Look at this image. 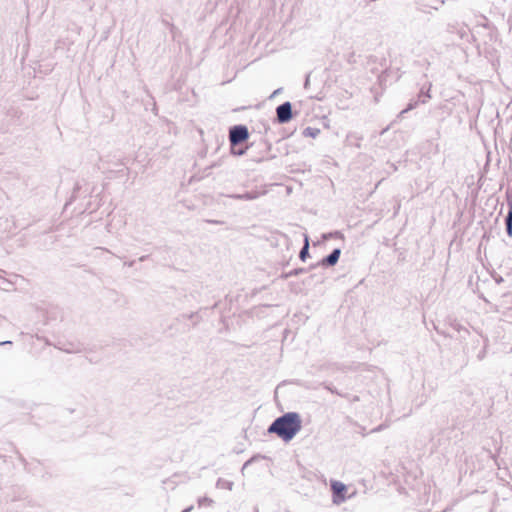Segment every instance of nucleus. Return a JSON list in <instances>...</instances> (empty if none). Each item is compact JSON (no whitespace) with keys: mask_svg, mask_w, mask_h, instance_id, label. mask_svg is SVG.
<instances>
[{"mask_svg":"<svg viewBox=\"0 0 512 512\" xmlns=\"http://www.w3.org/2000/svg\"><path fill=\"white\" fill-rule=\"evenodd\" d=\"M4 282H5V283H4V286H7V285H8V286H10V285H11V283H10V282H8V281H6V280H5Z\"/></svg>","mask_w":512,"mask_h":512,"instance_id":"cd10ccee","label":"nucleus"},{"mask_svg":"<svg viewBox=\"0 0 512 512\" xmlns=\"http://www.w3.org/2000/svg\"><path fill=\"white\" fill-rule=\"evenodd\" d=\"M309 85V78L307 77L306 81H305V87H307Z\"/></svg>","mask_w":512,"mask_h":512,"instance_id":"bb28decb","label":"nucleus"},{"mask_svg":"<svg viewBox=\"0 0 512 512\" xmlns=\"http://www.w3.org/2000/svg\"><path fill=\"white\" fill-rule=\"evenodd\" d=\"M196 315H197V312H192V313H190V314H185V315H183V317L188 318V319H192V318H194Z\"/></svg>","mask_w":512,"mask_h":512,"instance_id":"6ab92c4d","label":"nucleus"},{"mask_svg":"<svg viewBox=\"0 0 512 512\" xmlns=\"http://www.w3.org/2000/svg\"><path fill=\"white\" fill-rule=\"evenodd\" d=\"M216 486L218 488H226L228 490H232L233 482L219 478L216 483Z\"/></svg>","mask_w":512,"mask_h":512,"instance_id":"1a4fd4ad","label":"nucleus"},{"mask_svg":"<svg viewBox=\"0 0 512 512\" xmlns=\"http://www.w3.org/2000/svg\"><path fill=\"white\" fill-rule=\"evenodd\" d=\"M282 92V88L276 89L269 97V99L274 98L276 95H279Z\"/></svg>","mask_w":512,"mask_h":512,"instance_id":"dca6fc26","label":"nucleus"},{"mask_svg":"<svg viewBox=\"0 0 512 512\" xmlns=\"http://www.w3.org/2000/svg\"><path fill=\"white\" fill-rule=\"evenodd\" d=\"M4 282H5V283H4V286H7V285H8V286H10V285H11V283H10V282H8V281H6V280H5Z\"/></svg>","mask_w":512,"mask_h":512,"instance_id":"c85d7f7f","label":"nucleus"},{"mask_svg":"<svg viewBox=\"0 0 512 512\" xmlns=\"http://www.w3.org/2000/svg\"><path fill=\"white\" fill-rule=\"evenodd\" d=\"M332 497L334 504H340L345 500V492L347 490L345 484L339 481L331 483Z\"/></svg>","mask_w":512,"mask_h":512,"instance_id":"20e7f679","label":"nucleus"},{"mask_svg":"<svg viewBox=\"0 0 512 512\" xmlns=\"http://www.w3.org/2000/svg\"><path fill=\"white\" fill-rule=\"evenodd\" d=\"M428 90H430V88ZM422 95H424L426 98H431L429 91H427V92L421 91L420 96H422Z\"/></svg>","mask_w":512,"mask_h":512,"instance_id":"aec40b11","label":"nucleus"},{"mask_svg":"<svg viewBox=\"0 0 512 512\" xmlns=\"http://www.w3.org/2000/svg\"><path fill=\"white\" fill-rule=\"evenodd\" d=\"M308 256H309V238L307 235H305L304 245L299 252V258L302 261H305Z\"/></svg>","mask_w":512,"mask_h":512,"instance_id":"0eeeda50","label":"nucleus"},{"mask_svg":"<svg viewBox=\"0 0 512 512\" xmlns=\"http://www.w3.org/2000/svg\"><path fill=\"white\" fill-rule=\"evenodd\" d=\"M353 56H354V53H351V55H350V57H349V59H348V61H349V62H352V60H353Z\"/></svg>","mask_w":512,"mask_h":512,"instance_id":"a878e982","label":"nucleus"},{"mask_svg":"<svg viewBox=\"0 0 512 512\" xmlns=\"http://www.w3.org/2000/svg\"><path fill=\"white\" fill-rule=\"evenodd\" d=\"M249 463H250V460H249V461H247V462H245V464H244L243 468H245Z\"/></svg>","mask_w":512,"mask_h":512,"instance_id":"c756f323","label":"nucleus"},{"mask_svg":"<svg viewBox=\"0 0 512 512\" xmlns=\"http://www.w3.org/2000/svg\"><path fill=\"white\" fill-rule=\"evenodd\" d=\"M198 503H199V505H200V506H201V505H203L204 503H206V504L210 505V504H212V503H213V500H212V499H210V498H208V497H203V498H200V499L198 500Z\"/></svg>","mask_w":512,"mask_h":512,"instance_id":"4468645a","label":"nucleus"},{"mask_svg":"<svg viewBox=\"0 0 512 512\" xmlns=\"http://www.w3.org/2000/svg\"><path fill=\"white\" fill-rule=\"evenodd\" d=\"M192 509H193V507L190 506V507L186 508L185 510H183V512H190Z\"/></svg>","mask_w":512,"mask_h":512,"instance_id":"b1692460","label":"nucleus"},{"mask_svg":"<svg viewBox=\"0 0 512 512\" xmlns=\"http://www.w3.org/2000/svg\"><path fill=\"white\" fill-rule=\"evenodd\" d=\"M302 134L305 137L316 138L320 134V129L315 127H306Z\"/></svg>","mask_w":512,"mask_h":512,"instance_id":"6e6552de","label":"nucleus"},{"mask_svg":"<svg viewBox=\"0 0 512 512\" xmlns=\"http://www.w3.org/2000/svg\"><path fill=\"white\" fill-rule=\"evenodd\" d=\"M506 226V233L509 237H512V225H505Z\"/></svg>","mask_w":512,"mask_h":512,"instance_id":"f3484780","label":"nucleus"},{"mask_svg":"<svg viewBox=\"0 0 512 512\" xmlns=\"http://www.w3.org/2000/svg\"><path fill=\"white\" fill-rule=\"evenodd\" d=\"M11 344H12L11 341H2V342H0V346L11 345Z\"/></svg>","mask_w":512,"mask_h":512,"instance_id":"412c9836","label":"nucleus"},{"mask_svg":"<svg viewBox=\"0 0 512 512\" xmlns=\"http://www.w3.org/2000/svg\"><path fill=\"white\" fill-rule=\"evenodd\" d=\"M302 428L301 417L297 412H287L276 418L268 427L269 434H276L285 442L291 441Z\"/></svg>","mask_w":512,"mask_h":512,"instance_id":"f257e3e1","label":"nucleus"},{"mask_svg":"<svg viewBox=\"0 0 512 512\" xmlns=\"http://www.w3.org/2000/svg\"><path fill=\"white\" fill-rule=\"evenodd\" d=\"M234 155H243L245 153V150L243 149H235L234 148V152H232Z\"/></svg>","mask_w":512,"mask_h":512,"instance_id":"a211bd4d","label":"nucleus"},{"mask_svg":"<svg viewBox=\"0 0 512 512\" xmlns=\"http://www.w3.org/2000/svg\"><path fill=\"white\" fill-rule=\"evenodd\" d=\"M329 238H343V234L340 231H334L323 235V239L327 240Z\"/></svg>","mask_w":512,"mask_h":512,"instance_id":"9d476101","label":"nucleus"},{"mask_svg":"<svg viewBox=\"0 0 512 512\" xmlns=\"http://www.w3.org/2000/svg\"><path fill=\"white\" fill-rule=\"evenodd\" d=\"M125 265L129 266V267H132L134 265V261H130L128 263H125Z\"/></svg>","mask_w":512,"mask_h":512,"instance_id":"5701e85b","label":"nucleus"},{"mask_svg":"<svg viewBox=\"0 0 512 512\" xmlns=\"http://www.w3.org/2000/svg\"><path fill=\"white\" fill-rule=\"evenodd\" d=\"M417 105H418V102H417V101H415V102H413V103H409V105L407 106V108H405L404 110H402V111L400 112V115H403L404 113H406V112H408V111H410V110L414 109Z\"/></svg>","mask_w":512,"mask_h":512,"instance_id":"ddd939ff","label":"nucleus"},{"mask_svg":"<svg viewBox=\"0 0 512 512\" xmlns=\"http://www.w3.org/2000/svg\"><path fill=\"white\" fill-rule=\"evenodd\" d=\"M505 225H512V205H510L508 213L505 217Z\"/></svg>","mask_w":512,"mask_h":512,"instance_id":"9b49d317","label":"nucleus"},{"mask_svg":"<svg viewBox=\"0 0 512 512\" xmlns=\"http://www.w3.org/2000/svg\"><path fill=\"white\" fill-rule=\"evenodd\" d=\"M208 223H212V224H220L221 222L220 221H217V220H207Z\"/></svg>","mask_w":512,"mask_h":512,"instance_id":"4be33fe9","label":"nucleus"},{"mask_svg":"<svg viewBox=\"0 0 512 512\" xmlns=\"http://www.w3.org/2000/svg\"><path fill=\"white\" fill-rule=\"evenodd\" d=\"M227 197L236 199V200H254L258 197L257 192H245L243 194H229Z\"/></svg>","mask_w":512,"mask_h":512,"instance_id":"423d86ee","label":"nucleus"},{"mask_svg":"<svg viewBox=\"0 0 512 512\" xmlns=\"http://www.w3.org/2000/svg\"><path fill=\"white\" fill-rule=\"evenodd\" d=\"M340 255H341V249L335 248L331 251L330 254H328L326 257H324L320 261L319 264L324 267H332L337 264V262L339 261Z\"/></svg>","mask_w":512,"mask_h":512,"instance_id":"39448f33","label":"nucleus"},{"mask_svg":"<svg viewBox=\"0 0 512 512\" xmlns=\"http://www.w3.org/2000/svg\"><path fill=\"white\" fill-rule=\"evenodd\" d=\"M293 118L292 104L286 101L276 108V119L280 124H285Z\"/></svg>","mask_w":512,"mask_h":512,"instance_id":"7ed1b4c3","label":"nucleus"},{"mask_svg":"<svg viewBox=\"0 0 512 512\" xmlns=\"http://www.w3.org/2000/svg\"><path fill=\"white\" fill-rule=\"evenodd\" d=\"M303 272H305V269H303V268H297V269H294V270L290 271V272L286 275V277H289V276H297V275H299L300 273H303Z\"/></svg>","mask_w":512,"mask_h":512,"instance_id":"f8f14e48","label":"nucleus"},{"mask_svg":"<svg viewBox=\"0 0 512 512\" xmlns=\"http://www.w3.org/2000/svg\"><path fill=\"white\" fill-rule=\"evenodd\" d=\"M147 257H148V256H146V255L141 256V257L139 258V260H140V261H144V260H146V259H147Z\"/></svg>","mask_w":512,"mask_h":512,"instance_id":"393cba45","label":"nucleus"},{"mask_svg":"<svg viewBox=\"0 0 512 512\" xmlns=\"http://www.w3.org/2000/svg\"><path fill=\"white\" fill-rule=\"evenodd\" d=\"M325 388H326L328 391H330L331 393H333V394H337V395H339V396H343L340 392H338V390H337L336 388H334V387H332V386H330V385L325 386Z\"/></svg>","mask_w":512,"mask_h":512,"instance_id":"2eb2a0df","label":"nucleus"},{"mask_svg":"<svg viewBox=\"0 0 512 512\" xmlns=\"http://www.w3.org/2000/svg\"><path fill=\"white\" fill-rule=\"evenodd\" d=\"M249 138V131L245 125H234L229 130V142L231 152H234V147L245 142Z\"/></svg>","mask_w":512,"mask_h":512,"instance_id":"f03ea898","label":"nucleus"}]
</instances>
